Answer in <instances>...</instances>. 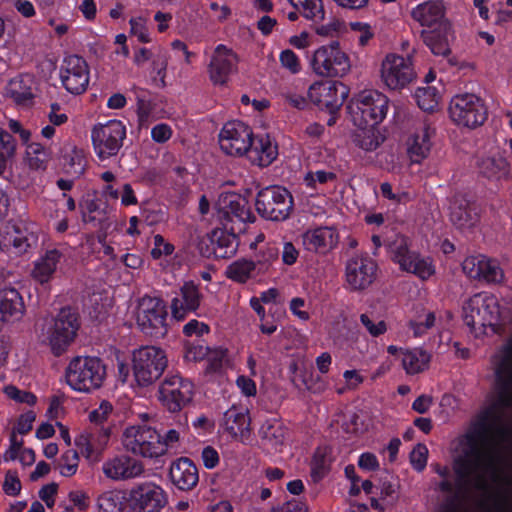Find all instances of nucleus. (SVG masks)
Wrapping results in <instances>:
<instances>
[{
	"label": "nucleus",
	"mask_w": 512,
	"mask_h": 512,
	"mask_svg": "<svg viewBox=\"0 0 512 512\" xmlns=\"http://www.w3.org/2000/svg\"><path fill=\"white\" fill-rule=\"evenodd\" d=\"M512 435L502 433L476 454L466 467L456 466L457 479H450L447 467L436 466L435 471L442 478L439 488L450 492L470 484L478 489H501L509 483L507 468L512 453Z\"/></svg>",
	"instance_id": "f257e3e1"
},
{
	"label": "nucleus",
	"mask_w": 512,
	"mask_h": 512,
	"mask_svg": "<svg viewBox=\"0 0 512 512\" xmlns=\"http://www.w3.org/2000/svg\"><path fill=\"white\" fill-rule=\"evenodd\" d=\"M462 318L474 338L493 336L497 332L500 318L497 298L488 292L471 296L462 306Z\"/></svg>",
	"instance_id": "f03ea898"
},
{
	"label": "nucleus",
	"mask_w": 512,
	"mask_h": 512,
	"mask_svg": "<svg viewBox=\"0 0 512 512\" xmlns=\"http://www.w3.org/2000/svg\"><path fill=\"white\" fill-rule=\"evenodd\" d=\"M390 100L376 89L360 91L349 105L351 119L357 127H377L387 116Z\"/></svg>",
	"instance_id": "7ed1b4c3"
},
{
	"label": "nucleus",
	"mask_w": 512,
	"mask_h": 512,
	"mask_svg": "<svg viewBox=\"0 0 512 512\" xmlns=\"http://www.w3.org/2000/svg\"><path fill=\"white\" fill-rule=\"evenodd\" d=\"M309 67L317 76L342 78L351 72L352 61L338 41H331L312 52Z\"/></svg>",
	"instance_id": "20e7f679"
},
{
	"label": "nucleus",
	"mask_w": 512,
	"mask_h": 512,
	"mask_svg": "<svg viewBox=\"0 0 512 512\" xmlns=\"http://www.w3.org/2000/svg\"><path fill=\"white\" fill-rule=\"evenodd\" d=\"M378 76L384 89L400 92L416 80L417 73L411 56L389 52L380 60Z\"/></svg>",
	"instance_id": "39448f33"
},
{
	"label": "nucleus",
	"mask_w": 512,
	"mask_h": 512,
	"mask_svg": "<svg viewBox=\"0 0 512 512\" xmlns=\"http://www.w3.org/2000/svg\"><path fill=\"white\" fill-rule=\"evenodd\" d=\"M105 375V367L97 357H75L69 362L65 372L67 384L73 390L85 393L98 389Z\"/></svg>",
	"instance_id": "423d86ee"
},
{
	"label": "nucleus",
	"mask_w": 512,
	"mask_h": 512,
	"mask_svg": "<svg viewBox=\"0 0 512 512\" xmlns=\"http://www.w3.org/2000/svg\"><path fill=\"white\" fill-rule=\"evenodd\" d=\"M449 119L461 129H476L487 119V107L482 98L473 93L453 96L448 106Z\"/></svg>",
	"instance_id": "0eeeda50"
},
{
	"label": "nucleus",
	"mask_w": 512,
	"mask_h": 512,
	"mask_svg": "<svg viewBox=\"0 0 512 512\" xmlns=\"http://www.w3.org/2000/svg\"><path fill=\"white\" fill-rule=\"evenodd\" d=\"M79 328L78 318L69 308L47 320L42 329V336L55 355L62 354L74 341Z\"/></svg>",
	"instance_id": "6e6552de"
},
{
	"label": "nucleus",
	"mask_w": 512,
	"mask_h": 512,
	"mask_svg": "<svg viewBox=\"0 0 512 512\" xmlns=\"http://www.w3.org/2000/svg\"><path fill=\"white\" fill-rule=\"evenodd\" d=\"M215 209L225 228L233 233L241 232L244 224L254 220L248 199L236 192L221 193L215 202Z\"/></svg>",
	"instance_id": "1a4fd4ad"
},
{
	"label": "nucleus",
	"mask_w": 512,
	"mask_h": 512,
	"mask_svg": "<svg viewBox=\"0 0 512 512\" xmlns=\"http://www.w3.org/2000/svg\"><path fill=\"white\" fill-rule=\"evenodd\" d=\"M390 252L393 262L401 271L413 274L423 281L429 280L436 273L432 258L410 250L409 241L404 236H396L390 245Z\"/></svg>",
	"instance_id": "9d476101"
},
{
	"label": "nucleus",
	"mask_w": 512,
	"mask_h": 512,
	"mask_svg": "<svg viewBox=\"0 0 512 512\" xmlns=\"http://www.w3.org/2000/svg\"><path fill=\"white\" fill-rule=\"evenodd\" d=\"M164 350L156 346H142L132 353V371L138 385L148 386L163 374L167 367Z\"/></svg>",
	"instance_id": "9b49d317"
},
{
	"label": "nucleus",
	"mask_w": 512,
	"mask_h": 512,
	"mask_svg": "<svg viewBox=\"0 0 512 512\" xmlns=\"http://www.w3.org/2000/svg\"><path fill=\"white\" fill-rule=\"evenodd\" d=\"M122 442L128 451L144 458H157L166 453V444L161 442V435L147 425L127 427Z\"/></svg>",
	"instance_id": "f8f14e48"
},
{
	"label": "nucleus",
	"mask_w": 512,
	"mask_h": 512,
	"mask_svg": "<svg viewBox=\"0 0 512 512\" xmlns=\"http://www.w3.org/2000/svg\"><path fill=\"white\" fill-rule=\"evenodd\" d=\"M293 205V196L290 191L279 185L260 190L255 202L257 212L272 221L287 219L293 210Z\"/></svg>",
	"instance_id": "ddd939ff"
},
{
	"label": "nucleus",
	"mask_w": 512,
	"mask_h": 512,
	"mask_svg": "<svg viewBox=\"0 0 512 512\" xmlns=\"http://www.w3.org/2000/svg\"><path fill=\"white\" fill-rule=\"evenodd\" d=\"M135 320L146 335L160 338L167 333V309L165 303L156 297H142L135 310Z\"/></svg>",
	"instance_id": "4468645a"
},
{
	"label": "nucleus",
	"mask_w": 512,
	"mask_h": 512,
	"mask_svg": "<svg viewBox=\"0 0 512 512\" xmlns=\"http://www.w3.org/2000/svg\"><path fill=\"white\" fill-rule=\"evenodd\" d=\"M126 138V127L120 120L98 123L91 129V141L95 154L100 160L116 156Z\"/></svg>",
	"instance_id": "2eb2a0df"
},
{
	"label": "nucleus",
	"mask_w": 512,
	"mask_h": 512,
	"mask_svg": "<svg viewBox=\"0 0 512 512\" xmlns=\"http://www.w3.org/2000/svg\"><path fill=\"white\" fill-rule=\"evenodd\" d=\"M252 129L245 123L233 120L225 123L218 135L220 149L230 156H243L252 146Z\"/></svg>",
	"instance_id": "dca6fc26"
},
{
	"label": "nucleus",
	"mask_w": 512,
	"mask_h": 512,
	"mask_svg": "<svg viewBox=\"0 0 512 512\" xmlns=\"http://www.w3.org/2000/svg\"><path fill=\"white\" fill-rule=\"evenodd\" d=\"M168 504V494L154 482H144L129 494L130 512H161Z\"/></svg>",
	"instance_id": "f3484780"
},
{
	"label": "nucleus",
	"mask_w": 512,
	"mask_h": 512,
	"mask_svg": "<svg viewBox=\"0 0 512 512\" xmlns=\"http://www.w3.org/2000/svg\"><path fill=\"white\" fill-rule=\"evenodd\" d=\"M308 99L319 109L336 112L348 96L347 87L338 81H316L307 91Z\"/></svg>",
	"instance_id": "a211bd4d"
},
{
	"label": "nucleus",
	"mask_w": 512,
	"mask_h": 512,
	"mask_svg": "<svg viewBox=\"0 0 512 512\" xmlns=\"http://www.w3.org/2000/svg\"><path fill=\"white\" fill-rule=\"evenodd\" d=\"M193 396V383L179 376L166 378L159 387V400L171 412L181 410Z\"/></svg>",
	"instance_id": "6ab92c4d"
},
{
	"label": "nucleus",
	"mask_w": 512,
	"mask_h": 512,
	"mask_svg": "<svg viewBox=\"0 0 512 512\" xmlns=\"http://www.w3.org/2000/svg\"><path fill=\"white\" fill-rule=\"evenodd\" d=\"M238 57L229 47L219 44L211 54L208 76L214 86H225L232 74L237 71Z\"/></svg>",
	"instance_id": "aec40b11"
},
{
	"label": "nucleus",
	"mask_w": 512,
	"mask_h": 512,
	"mask_svg": "<svg viewBox=\"0 0 512 512\" xmlns=\"http://www.w3.org/2000/svg\"><path fill=\"white\" fill-rule=\"evenodd\" d=\"M377 276V263L369 256L351 257L345 268L346 285L350 290L359 291L369 287Z\"/></svg>",
	"instance_id": "412c9836"
},
{
	"label": "nucleus",
	"mask_w": 512,
	"mask_h": 512,
	"mask_svg": "<svg viewBox=\"0 0 512 512\" xmlns=\"http://www.w3.org/2000/svg\"><path fill=\"white\" fill-rule=\"evenodd\" d=\"M60 78L68 92L83 93L87 89L90 79L87 62L77 55L65 57L60 67Z\"/></svg>",
	"instance_id": "4be33fe9"
},
{
	"label": "nucleus",
	"mask_w": 512,
	"mask_h": 512,
	"mask_svg": "<svg viewBox=\"0 0 512 512\" xmlns=\"http://www.w3.org/2000/svg\"><path fill=\"white\" fill-rule=\"evenodd\" d=\"M462 270L471 279L487 283H500L504 279V272L499 263L485 255H472L464 259Z\"/></svg>",
	"instance_id": "5701e85b"
},
{
	"label": "nucleus",
	"mask_w": 512,
	"mask_h": 512,
	"mask_svg": "<svg viewBox=\"0 0 512 512\" xmlns=\"http://www.w3.org/2000/svg\"><path fill=\"white\" fill-rule=\"evenodd\" d=\"M112 426H102L95 434L82 432L75 439V445L87 460L97 461L108 447Z\"/></svg>",
	"instance_id": "b1692460"
},
{
	"label": "nucleus",
	"mask_w": 512,
	"mask_h": 512,
	"mask_svg": "<svg viewBox=\"0 0 512 512\" xmlns=\"http://www.w3.org/2000/svg\"><path fill=\"white\" fill-rule=\"evenodd\" d=\"M411 17L423 30H430L450 23L446 18V7L441 0H428L411 10Z\"/></svg>",
	"instance_id": "393cba45"
},
{
	"label": "nucleus",
	"mask_w": 512,
	"mask_h": 512,
	"mask_svg": "<svg viewBox=\"0 0 512 512\" xmlns=\"http://www.w3.org/2000/svg\"><path fill=\"white\" fill-rule=\"evenodd\" d=\"M25 312L20 292L11 286L0 288V328L19 321Z\"/></svg>",
	"instance_id": "a878e982"
},
{
	"label": "nucleus",
	"mask_w": 512,
	"mask_h": 512,
	"mask_svg": "<svg viewBox=\"0 0 512 512\" xmlns=\"http://www.w3.org/2000/svg\"><path fill=\"white\" fill-rule=\"evenodd\" d=\"M434 129L423 125L409 134L405 141L406 154L413 164L422 163L430 154Z\"/></svg>",
	"instance_id": "bb28decb"
},
{
	"label": "nucleus",
	"mask_w": 512,
	"mask_h": 512,
	"mask_svg": "<svg viewBox=\"0 0 512 512\" xmlns=\"http://www.w3.org/2000/svg\"><path fill=\"white\" fill-rule=\"evenodd\" d=\"M102 472L110 480L122 481L141 475L143 467L127 455H116L103 462Z\"/></svg>",
	"instance_id": "cd10ccee"
},
{
	"label": "nucleus",
	"mask_w": 512,
	"mask_h": 512,
	"mask_svg": "<svg viewBox=\"0 0 512 512\" xmlns=\"http://www.w3.org/2000/svg\"><path fill=\"white\" fill-rule=\"evenodd\" d=\"M305 250L325 254L334 249L339 241V235L334 228L316 227L305 231L302 236Z\"/></svg>",
	"instance_id": "c85d7f7f"
},
{
	"label": "nucleus",
	"mask_w": 512,
	"mask_h": 512,
	"mask_svg": "<svg viewBox=\"0 0 512 512\" xmlns=\"http://www.w3.org/2000/svg\"><path fill=\"white\" fill-rule=\"evenodd\" d=\"M201 294L193 282H186L171 301V313L178 321L183 320L190 312L198 309L201 302Z\"/></svg>",
	"instance_id": "c756f323"
},
{
	"label": "nucleus",
	"mask_w": 512,
	"mask_h": 512,
	"mask_svg": "<svg viewBox=\"0 0 512 512\" xmlns=\"http://www.w3.org/2000/svg\"><path fill=\"white\" fill-rule=\"evenodd\" d=\"M33 240L34 236L26 229L16 225H6L1 235L0 247L6 252L21 255L28 251Z\"/></svg>",
	"instance_id": "7c9ffc66"
},
{
	"label": "nucleus",
	"mask_w": 512,
	"mask_h": 512,
	"mask_svg": "<svg viewBox=\"0 0 512 512\" xmlns=\"http://www.w3.org/2000/svg\"><path fill=\"white\" fill-rule=\"evenodd\" d=\"M222 427L231 437L244 440L249 435L250 418L248 409L242 406H232L223 417Z\"/></svg>",
	"instance_id": "2f4dec72"
},
{
	"label": "nucleus",
	"mask_w": 512,
	"mask_h": 512,
	"mask_svg": "<svg viewBox=\"0 0 512 512\" xmlns=\"http://www.w3.org/2000/svg\"><path fill=\"white\" fill-rule=\"evenodd\" d=\"M171 482L183 491L194 488L199 480L197 467L188 458H180L174 461L169 470Z\"/></svg>",
	"instance_id": "473e14b6"
},
{
	"label": "nucleus",
	"mask_w": 512,
	"mask_h": 512,
	"mask_svg": "<svg viewBox=\"0 0 512 512\" xmlns=\"http://www.w3.org/2000/svg\"><path fill=\"white\" fill-rule=\"evenodd\" d=\"M35 83L31 75H18L9 80L5 87V96L17 105H29L34 99Z\"/></svg>",
	"instance_id": "72a5a7b5"
},
{
	"label": "nucleus",
	"mask_w": 512,
	"mask_h": 512,
	"mask_svg": "<svg viewBox=\"0 0 512 512\" xmlns=\"http://www.w3.org/2000/svg\"><path fill=\"white\" fill-rule=\"evenodd\" d=\"M478 168L484 177L494 181L507 179L510 172L506 158L498 150L482 156L478 161Z\"/></svg>",
	"instance_id": "f704fd0d"
},
{
	"label": "nucleus",
	"mask_w": 512,
	"mask_h": 512,
	"mask_svg": "<svg viewBox=\"0 0 512 512\" xmlns=\"http://www.w3.org/2000/svg\"><path fill=\"white\" fill-rule=\"evenodd\" d=\"M251 160L258 166H269L278 157V145L269 134L252 138Z\"/></svg>",
	"instance_id": "c9c22d12"
},
{
	"label": "nucleus",
	"mask_w": 512,
	"mask_h": 512,
	"mask_svg": "<svg viewBox=\"0 0 512 512\" xmlns=\"http://www.w3.org/2000/svg\"><path fill=\"white\" fill-rule=\"evenodd\" d=\"M62 256L57 249L46 251L34 261L31 277L40 284L48 283L53 278Z\"/></svg>",
	"instance_id": "e433bc0d"
},
{
	"label": "nucleus",
	"mask_w": 512,
	"mask_h": 512,
	"mask_svg": "<svg viewBox=\"0 0 512 512\" xmlns=\"http://www.w3.org/2000/svg\"><path fill=\"white\" fill-rule=\"evenodd\" d=\"M424 43L430 48L431 52L438 56H446L450 52L449 41L452 38L451 23L443 24L440 27L422 30Z\"/></svg>",
	"instance_id": "4c0bfd02"
},
{
	"label": "nucleus",
	"mask_w": 512,
	"mask_h": 512,
	"mask_svg": "<svg viewBox=\"0 0 512 512\" xmlns=\"http://www.w3.org/2000/svg\"><path fill=\"white\" fill-rule=\"evenodd\" d=\"M260 435L267 449L281 452L285 445L287 430L279 421L268 420L262 424Z\"/></svg>",
	"instance_id": "58836bf2"
},
{
	"label": "nucleus",
	"mask_w": 512,
	"mask_h": 512,
	"mask_svg": "<svg viewBox=\"0 0 512 512\" xmlns=\"http://www.w3.org/2000/svg\"><path fill=\"white\" fill-rule=\"evenodd\" d=\"M98 512H130L129 498L122 490L112 489L101 493L96 500Z\"/></svg>",
	"instance_id": "ea45409f"
},
{
	"label": "nucleus",
	"mask_w": 512,
	"mask_h": 512,
	"mask_svg": "<svg viewBox=\"0 0 512 512\" xmlns=\"http://www.w3.org/2000/svg\"><path fill=\"white\" fill-rule=\"evenodd\" d=\"M49 161L50 152L40 143H30L26 146L23 166L31 172H44Z\"/></svg>",
	"instance_id": "a19ab883"
},
{
	"label": "nucleus",
	"mask_w": 512,
	"mask_h": 512,
	"mask_svg": "<svg viewBox=\"0 0 512 512\" xmlns=\"http://www.w3.org/2000/svg\"><path fill=\"white\" fill-rule=\"evenodd\" d=\"M431 354L422 348L405 349L402 351V367L409 375L425 371L429 367Z\"/></svg>",
	"instance_id": "79ce46f5"
},
{
	"label": "nucleus",
	"mask_w": 512,
	"mask_h": 512,
	"mask_svg": "<svg viewBox=\"0 0 512 512\" xmlns=\"http://www.w3.org/2000/svg\"><path fill=\"white\" fill-rule=\"evenodd\" d=\"M420 109L425 112H434L439 108L442 98L441 90L436 86H420L413 94Z\"/></svg>",
	"instance_id": "37998d69"
},
{
	"label": "nucleus",
	"mask_w": 512,
	"mask_h": 512,
	"mask_svg": "<svg viewBox=\"0 0 512 512\" xmlns=\"http://www.w3.org/2000/svg\"><path fill=\"white\" fill-rule=\"evenodd\" d=\"M252 259L240 258L231 262L225 269V276L237 283H245L258 276Z\"/></svg>",
	"instance_id": "c03bdc74"
},
{
	"label": "nucleus",
	"mask_w": 512,
	"mask_h": 512,
	"mask_svg": "<svg viewBox=\"0 0 512 512\" xmlns=\"http://www.w3.org/2000/svg\"><path fill=\"white\" fill-rule=\"evenodd\" d=\"M359 131L353 136V143L365 152L376 150L381 142V136L376 127H358Z\"/></svg>",
	"instance_id": "a18cd8bd"
},
{
	"label": "nucleus",
	"mask_w": 512,
	"mask_h": 512,
	"mask_svg": "<svg viewBox=\"0 0 512 512\" xmlns=\"http://www.w3.org/2000/svg\"><path fill=\"white\" fill-rule=\"evenodd\" d=\"M288 2L308 20L320 22L325 18L322 0H288Z\"/></svg>",
	"instance_id": "49530a36"
},
{
	"label": "nucleus",
	"mask_w": 512,
	"mask_h": 512,
	"mask_svg": "<svg viewBox=\"0 0 512 512\" xmlns=\"http://www.w3.org/2000/svg\"><path fill=\"white\" fill-rule=\"evenodd\" d=\"M449 216L452 223L461 229L470 227L473 224L471 211L463 199L455 198L450 202Z\"/></svg>",
	"instance_id": "de8ad7c7"
},
{
	"label": "nucleus",
	"mask_w": 512,
	"mask_h": 512,
	"mask_svg": "<svg viewBox=\"0 0 512 512\" xmlns=\"http://www.w3.org/2000/svg\"><path fill=\"white\" fill-rule=\"evenodd\" d=\"M336 174L332 171L319 169L315 171H307L302 178V184L309 190L318 192L321 188L336 181Z\"/></svg>",
	"instance_id": "09e8293b"
},
{
	"label": "nucleus",
	"mask_w": 512,
	"mask_h": 512,
	"mask_svg": "<svg viewBox=\"0 0 512 512\" xmlns=\"http://www.w3.org/2000/svg\"><path fill=\"white\" fill-rule=\"evenodd\" d=\"M232 234H226L220 232V235L214 233L212 239L213 253L217 258H227L232 256L236 252L235 237Z\"/></svg>",
	"instance_id": "8fccbe9b"
},
{
	"label": "nucleus",
	"mask_w": 512,
	"mask_h": 512,
	"mask_svg": "<svg viewBox=\"0 0 512 512\" xmlns=\"http://www.w3.org/2000/svg\"><path fill=\"white\" fill-rule=\"evenodd\" d=\"M65 167L68 173L80 175L85 168L84 151L74 145H67L65 147Z\"/></svg>",
	"instance_id": "3c124183"
},
{
	"label": "nucleus",
	"mask_w": 512,
	"mask_h": 512,
	"mask_svg": "<svg viewBox=\"0 0 512 512\" xmlns=\"http://www.w3.org/2000/svg\"><path fill=\"white\" fill-rule=\"evenodd\" d=\"M129 34L135 37L140 43L152 42L151 31L148 26V18L143 15H136L129 19Z\"/></svg>",
	"instance_id": "603ef678"
},
{
	"label": "nucleus",
	"mask_w": 512,
	"mask_h": 512,
	"mask_svg": "<svg viewBox=\"0 0 512 512\" xmlns=\"http://www.w3.org/2000/svg\"><path fill=\"white\" fill-rule=\"evenodd\" d=\"M278 251L277 249L266 246L262 248L256 255L253 260V264L255 266V271L258 275H261L268 271L272 262L277 259Z\"/></svg>",
	"instance_id": "864d4df0"
},
{
	"label": "nucleus",
	"mask_w": 512,
	"mask_h": 512,
	"mask_svg": "<svg viewBox=\"0 0 512 512\" xmlns=\"http://www.w3.org/2000/svg\"><path fill=\"white\" fill-rule=\"evenodd\" d=\"M79 465V455L75 450L64 452L58 463V469L62 476L71 477L76 474Z\"/></svg>",
	"instance_id": "5fc2aeb1"
},
{
	"label": "nucleus",
	"mask_w": 512,
	"mask_h": 512,
	"mask_svg": "<svg viewBox=\"0 0 512 512\" xmlns=\"http://www.w3.org/2000/svg\"><path fill=\"white\" fill-rule=\"evenodd\" d=\"M279 63L281 68L291 75H297L302 70L300 57L291 49H284L280 52Z\"/></svg>",
	"instance_id": "6e6d98bb"
},
{
	"label": "nucleus",
	"mask_w": 512,
	"mask_h": 512,
	"mask_svg": "<svg viewBox=\"0 0 512 512\" xmlns=\"http://www.w3.org/2000/svg\"><path fill=\"white\" fill-rule=\"evenodd\" d=\"M174 252V246L166 241L162 235L156 234L153 237V248L151 256L154 260L166 261Z\"/></svg>",
	"instance_id": "4d7b16f0"
},
{
	"label": "nucleus",
	"mask_w": 512,
	"mask_h": 512,
	"mask_svg": "<svg viewBox=\"0 0 512 512\" xmlns=\"http://www.w3.org/2000/svg\"><path fill=\"white\" fill-rule=\"evenodd\" d=\"M112 415V404L108 401H102L97 408L89 413V420L96 426H107Z\"/></svg>",
	"instance_id": "13d9d810"
},
{
	"label": "nucleus",
	"mask_w": 512,
	"mask_h": 512,
	"mask_svg": "<svg viewBox=\"0 0 512 512\" xmlns=\"http://www.w3.org/2000/svg\"><path fill=\"white\" fill-rule=\"evenodd\" d=\"M0 147L4 152H0V175H2L7 167L8 158L15 153V143L12 137L0 128Z\"/></svg>",
	"instance_id": "bf43d9fd"
},
{
	"label": "nucleus",
	"mask_w": 512,
	"mask_h": 512,
	"mask_svg": "<svg viewBox=\"0 0 512 512\" xmlns=\"http://www.w3.org/2000/svg\"><path fill=\"white\" fill-rule=\"evenodd\" d=\"M435 320L434 313L426 311L416 319L410 321V328L413 330L415 336H421L435 325Z\"/></svg>",
	"instance_id": "052dcab7"
},
{
	"label": "nucleus",
	"mask_w": 512,
	"mask_h": 512,
	"mask_svg": "<svg viewBox=\"0 0 512 512\" xmlns=\"http://www.w3.org/2000/svg\"><path fill=\"white\" fill-rule=\"evenodd\" d=\"M5 395L17 402V403H25L29 406H32L36 403V396L28 391L20 390L14 385H7L3 389Z\"/></svg>",
	"instance_id": "680f3d73"
},
{
	"label": "nucleus",
	"mask_w": 512,
	"mask_h": 512,
	"mask_svg": "<svg viewBox=\"0 0 512 512\" xmlns=\"http://www.w3.org/2000/svg\"><path fill=\"white\" fill-rule=\"evenodd\" d=\"M2 489L6 495L12 497H16L21 493L22 484L16 471L9 470L5 473Z\"/></svg>",
	"instance_id": "e2e57ef3"
},
{
	"label": "nucleus",
	"mask_w": 512,
	"mask_h": 512,
	"mask_svg": "<svg viewBox=\"0 0 512 512\" xmlns=\"http://www.w3.org/2000/svg\"><path fill=\"white\" fill-rule=\"evenodd\" d=\"M428 449L423 444L416 445L410 453V462L417 471H422L427 464Z\"/></svg>",
	"instance_id": "0e129e2a"
},
{
	"label": "nucleus",
	"mask_w": 512,
	"mask_h": 512,
	"mask_svg": "<svg viewBox=\"0 0 512 512\" xmlns=\"http://www.w3.org/2000/svg\"><path fill=\"white\" fill-rule=\"evenodd\" d=\"M47 24L57 37L65 36L70 30L69 20L57 14L49 16Z\"/></svg>",
	"instance_id": "69168bd1"
},
{
	"label": "nucleus",
	"mask_w": 512,
	"mask_h": 512,
	"mask_svg": "<svg viewBox=\"0 0 512 512\" xmlns=\"http://www.w3.org/2000/svg\"><path fill=\"white\" fill-rule=\"evenodd\" d=\"M173 130L170 125L166 123H159L151 129V139L157 144L166 143L171 139Z\"/></svg>",
	"instance_id": "338daca9"
},
{
	"label": "nucleus",
	"mask_w": 512,
	"mask_h": 512,
	"mask_svg": "<svg viewBox=\"0 0 512 512\" xmlns=\"http://www.w3.org/2000/svg\"><path fill=\"white\" fill-rule=\"evenodd\" d=\"M352 31L358 33V43L360 46H366L373 38V32L368 23L364 22H351L349 24Z\"/></svg>",
	"instance_id": "774afa93"
}]
</instances>
